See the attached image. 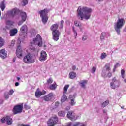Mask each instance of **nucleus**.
<instances>
[{
    "label": "nucleus",
    "mask_w": 126,
    "mask_h": 126,
    "mask_svg": "<svg viewBox=\"0 0 126 126\" xmlns=\"http://www.w3.org/2000/svg\"><path fill=\"white\" fill-rule=\"evenodd\" d=\"M72 70H75L76 69V66L73 65L72 67Z\"/></svg>",
    "instance_id": "nucleus-51"
},
{
    "label": "nucleus",
    "mask_w": 126,
    "mask_h": 126,
    "mask_svg": "<svg viewBox=\"0 0 126 126\" xmlns=\"http://www.w3.org/2000/svg\"><path fill=\"white\" fill-rule=\"evenodd\" d=\"M69 78L71 79H74L76 77V73L74 72H71L69 74Z\"/></svg>",
    "instance_id": "nucleus-23"
},
{
    "label": "nucleus",
    "mask_w": 126,
    "mask_h": 126,
    "mask_svg": "<svg viewBox=\"0 0 126 126\" xmlns=\"http://www.w3.org/2000/svg\"><path fill=\"white\" fill-rule=\"evenodd\" d=\"M49 12L50 10L48 9H44L39 12L43 24H46L48 21V19H49V17H48V13H49Z\"/></svg>",
    "instance_id": "nucleus-4"
},
{
    "label": "nucleus",
    "mask_w": 126,
    "mask_h": 126,
    "mask_svg": "<svg viewBox=\"0 0 126 126\" xmlns=\"http://www.w3.org/2000/svg\"><path fill=\"white\" fill-rule=\"evenodd\" d=\"M57 88V84H53L52 85L49 86V89L50 90H55Z\"/></svg>",
    "instance_id": "nucleus-28"
},
{
    "label": "nucleus",
    "mask_w": 126,
    "mask_h": 126,
    "mask_svg": "<svg viewBox=\"0 0 126 126\" xmlns=\"http://www.w3.org/2000/svg\"><path fill=\"white\" fill-rule=\"evenodd\" d=\"M16 55L18 58H21L22 57V50H21V47L20 46H18Z\"/></svg>",
    "instance_id": "nucleus-16"
},
{
    "label": "nucleus",
    "mask_w": 126,
    "mask_h": 126,
    "mask_svg": "<svg viewBox=\"0 0 126 126\" xmlns=\"http://www.w3.org/2000/svg\"><path fill=\"white\" fill-rule=\"evenodd\" d=\"M13 22L10 21V20H8L6 22V25H8L9 26H11L13 24Z\"/></svg>",
    "instance_id": "nucleus-35"
},
{
    "label": "nucleus",
    "mask_w": 126,
    "mask_h": 126,
    "mask_svg": "<svg viewBox=\"0 0 126 126\" xmlns=\"http://www.w3.org/2000/svg\"><path fill=\"white\" fill-rule=\"evenodd\" d=\"M20 126H30L28 125L22 124Z\"/></svg>",
    "instance_id": "nucleus-56"
},
{
    "label": "nucleus",
    "mask_w": 126,
    "mask_h": 126,
    "mask_svg": "<svg viewBox=\"0 0 126 126\" xmlns=\"http://www.w3.org/2000/svg\"><path fill=\"white\" fill-rule=\"evenodd\" d=\"M53 83V79L52 78H50L47 80L46 84H51V83Z\"/></svg>",
    "instance_id": "nucleus-38"
},
{
    "label": "nucleus",
    "mask_w": 126,
    "mask_h": 126,
    "mask_svg": "<svg viewBox=\"0 0 126 126\" xmlns=\"http://www.w3.org/2000/svg\"><path fill=\"white\" fill-rule=\"evenodd\" d=\"M21 16L22 17V20H23V21H25L27 17V15L26 14V13L25 12H22L21 13Z\"/></svg>",
    "instance_id": "nucleus-24"
},
{
    "label": "nucleus",
    "mask_w": 126,
    "mask_h": 126,
    "mask_svg": "<svg viewBox=\"0 0 126 126\" xmlns=\"http://www.w3.org/2000/svg\"><path fill=\"white\" fill-rule=\"evenodd\" d=\"M73 32L74 34V36L75 37V39H76V37L77 36V32H76V31L74 30V28H73Z\"/></svg>",
    "instance_id": "nucleus-41"
},
{
    "label": "nucleus",
    "mask_w": 126,
    "mask_h": 126,
    "mask_svg": "<svg viewBox=\"0 0 126 126\" xmlns=\"http://www.w3.org/2000/svg\"><path fill=\"white\" fill-rule=\"evenodd\" d=\"M87 82H88V81L86 80H83L79 82V84L82 88H86L85 86L87 84Z\"/></svg>",
    "instance_id": "nucleus-20"
},
{
    "label": "nucleus",
    "mask_w": 126,
    "mask_h": 126,
    "mask_svg": "<svg viewBox=\"0 0 126 126\" xmlns=\"http://www.w3.org/2000/svg\"><path fill=\"white\" fill-rule=\"evenodd\" d=\"M125 25V20L123 18L118 19L117 23L114 24V29L118 35H121V29Z\"/></svg>",
    "instance_id": "nucleus-3"
},
{
    "label": "nucleus",
    "mask_w": 126,
    "mask_h": 126,
    "mask_svg": "<svg viewBox=\"0 0 126 126\" xmlns=\"http://www.w3.org/2000/svg\"><path fill=\"white\" fill-rule=\"evenodd\" d=\"M13 63H14L15 62V59H13Z\"/></svg>",
    "instance_id": "nucleus-62"
},
{
    "label": "nucleus",
    "mask_w": 126,
    "mask_h": 126,
    "mask_svg": "<svg viewBox=\"0 0 126 126\" xmlns=\"http://www.w3.org/2000/svg\"><path fill=\"white\" fill-rule=\"evenodd\" d=\"M125 108V107L124 106H122V107H121V109H124Z\"/></svg>",
    "instance_id": "nucleus-61"
},
{
    "label": "nucleus",
    "mask_w": 126,
    "mask_h": 126,
    "mask_svg": "<svg viewBox=\"0 0 126 126\" xmlns=\"http://www.w3.org/2000/svg\"><path fill=\"white\" fill-rule=\"evenodd\" d=\"M19 13V9L17 8H14L13 9L8 11L7 14L11 17H14L15 15H17Z\"/></svg>",
    "instance_id": "nucleus-10"
},
{
    "label": "nucleus",
    "mask_w": 126,
    "mask_h": 126,
    "mask_svg": "<svg viewBox=\"0 0 126 126\" xmlns=\"http://www.w3.org/2000/svg\"><path fill=\"white\" fill-rule=\"evenodd\" d=\"M77 16L79 19L81 20H83V19H86V20H88L91 16V13L93 10L92 9L88 7H79L77 9Z\"/></svg>",
    "instance_id": "nucleus-1"
},
{
    "label": "nucleus",
    "mask_w": 126,
    "mask_h": 126,
    "mask_svg": "<svg viewBox=\"0 0 126 126\" xmlns=\"http://www.w3.org/2000/svg\"><path fill=\"white\" fill-rule=\"evenodd\" d=\"M17 80H19L20 79V77H17Z\"/></svg>",
    "instance_id": "nucleus-58"
},
{
    "label": "nucleus",
    "mask_w": 126,
    "mask_h": 126,
    "mask_svg": "<svg viewBox=\"0 0 126 126\" xmlns=\"http://www.w3.org/2000/svg\"><path fill=\"white\" fill-rule=\"evenodd\" d=\"M4 45V40L0 37V48H1Z\"/></svg>",
    "instance_id": "nucleus-31"
},
{
    "label": "nucleus",
    "mask_w": 126,
    "mask_h": 126,
    "mask_svg": "<svg viewBox=\"0 0 126 126\" xmlns=\"http://www.w3.org/2000/svg\"><path fill=\"white\" fill-rule=\"evenodd\" d=\"M28 3V1L27 0H24L22 1V5L23 6H25L26 4H27Z\"/></svg>",
    "instance_id": "nucleus-42"
},
{
    "label": "nucleus",
    "mask_w": 126,
    "mask_h": 126,
    "mask_svg": "<svg viewBox=\"0 0 126 126\" xmlns=\"http://www.w3.org/2000/svg\"><path fill=\"white\" fill-rule=\"evenodd\" d=\"M106 57H107V53H103L101 54V55L100 56V59L101 60H103V59H105V58H106Z\"/></svg>",
    "instance_id": "nucleus-36"
},
{
    "label": "nucleus",
    "mask_w": 126,
    "mask_h": 126,
    "mask_svg": "<svg viewBox=\"0 0 126 126\" xmlns=\"http://www.w3.org/2000/svg\"><path fill=\"white\" fill-rule=\"evenodd\" d=\"M121 77L122 78H125V70L124 69H122L121 70Z\"/></svg>",
    "instance_id": "nucleus-39"
},
{
    "label": "nucleus",
    "mask_w": 126,
    "mask_h": 126,
    "mask_svg": "<svg viewBox=\"0 0 126 126\" xmlns=\"http://www.w3.org/2000/svg\"><path fill=\"white\" fill-rule=\"evenodd\" d=\"M24 63H33L35 62V60L33 59V56L31 54H27L23 59Z\"/></svg>",
    "instance_id": "nucleus-5"
},
{
    "label": "nucleus",
    "mask_w": 126,
    "mask_h": 126,
    "mask_svg": "<svg viewBox=\"0 0 126 126\" xmlns=\"http://www.w3.org/2000/svg\"><path fill=\"white\" fill-rule=\"evenodd\" d=\"M42 93V95H44L45 94H46V91H42V92H41Z\"/></svg>",
    "instance_id": "nucleus-55"
},
{
    "label": "nucleus",
    "mask_w": 126,
    "mask_h": 126,
    "mask_svg": "<svg viewBox=\"0 0 126 126\" xmlns=\"http://www.w3.org/2000/svg\"><path fill=\"white\" fill-rule=\"evenodd\" d=\"M15 86H18L19 85V83L18 82H16L15 84Z\"/></svg>",
    "instance_id": "nucleus-54"
},
{
    "label": "nucleus",
    "mask_w": 126,
    "mask_h": 126,
    "mask_svg": "<svg viewBox=\"0 0 126 126\" xmlns=\"http://www.w3.org/2000/svg\"><path fill=\"white\" fill-rule=\"evenodd\" d=\"M67 117L71 121H75L76 120V119H75V116H74V113L71 111H68Z\"/></svg>",
    "instance_id": "nucleus-14"
},
{
    "label": "nucleus",
    "mask_w": 126,
    "mask_h": 126,
    "mask_svg": "<svg viewBox=\"0 0 126 126\" xmlns=\"http://www.w3.org/2000/svg\"><path fill=\"white\" fill-rule=\"evenodd\" d=\"M58 116L59 117H64L65 116V112L63 111H61L58 112Z\"/></svg>",
    "instance_id": "nucleus-30"
},
{
    "label": "nucleus",
    "mask_w": 126,
    "mask_h": 126,
    "mask_svg": "<svg viewBox=\"0 0 126 126\" xmlns=\"http://www.w3.org/2000/svg\"><path fill=\"white\" fill-rule=\"evenodd\" d=\"M119 63H117V64L116 65H115L114 69H113V71L114 72H115V70H116V69L117 68V67H118V66H119Z\"/></svg>",
    "instance_id": "nucleus-48"
},
{
    "label": "nucleus",
    "mask_w": 126,
    "mask_h": 126,
    "mask_svg": "<svg viewBox=\"0 0 126 126\" xmlns=\"http://www.w3.org/2000/svg\"><path fill=\"white\" fill-rule=\"evenodd\" d=\"M14 44H15V40H12L11 42V44L10 45V47H13L14 46Z\"/></svg>",
    "instance_id": "nucleus-43"
},
{
    "label": "nucleus",
    "mask_w": 126,
    "mask_h": 126,
    "mask_svg": "<svg viewBox=\"0 0 126 126\" xmlns=\"http://www.w3.org/2000/svg\"><path fill=\"white\" fill-rule=\"evenodd\" d=\"M63 23H64V21L63 20H62L60 23V27L63 28Z\"/></svg>",
    "instance_id": "nucleus-44"
},
{
    "label": "nucleus",
    "mask_w": 126,
    "mask_h": 126,
    "mask_svg": "<svg viewBox=\"0 0 126 126\" xmlns=\"http://www.w3.org/2000/svg\"><path fill=\"white\" fill-rule=\"evenodd\" d=\"M51 30L52 31V36L53 39L57 42L59 40L60 38V35H61V32L59 31V24H54L52 25L50 28Z\"/></svg>",
    "instance_id": "nucleus-2"
},
{
    "label": "nucleus",
    "mask_w": 126,
    "mask_h": 126,
    "mask_svg": "<svg viewBox=\"0 0 126 126\" xmlns=\"http://www.w3.org/2000/svg\"><path fill=\"white\" fill-rule=\"evenodd\" d=\"M74 99H75V97H74V95L72 96L71 95H70L69 96V100H70V104L71 106H74L76 104V102L74 101Z\"/></svg>",
    "instance_id": "nucleus-18"
},
{
    "label": "nucleus",
    "mask_w": 126,
    "mask_h": 126,
    "mask_svg": "<svg viewBox=\"0 0 126 126\" xmlns=\"http://www.w3.org/2000/svg\"><path fill=\"white\" fill-rule=\"evenodd\" d=\"M96 72V67H93L92 69V73H95Z\"/></svg>",
    "instance_id": "nucleus-45"
},
{
    "label": "nucleus",
    "mask_w": 126,
    "mask_h": 126,
    "mask_svg": "<svg viewBox=\"0 0 126 126\" xmlns=\"http://www.w3.org/2000/svg\"><path fill=\"white\" fill-rule=\"evenodd\" d=\"M59 105H60V103L59 102H56L55 104V108H58Z\"/></svg>",
    "instance_id": "nucleus-49"
},
{
    "label": "nucleus",
    "mask_w": 126,
    "mask_h": 126,
    "mask_svg": "<svg viewBox=\"0 0 126 126\" xmlns=\"http://www.w3.org/2000/svg\"><path fill=\"white\" fill-rule=\"evenodd\" d=\"M110 87L112 89H116V88H119L120 87V81L116 78V77H114L112 79V82H110Z\"/></svg>",
    "instance_id": "nucleus-6"
},
{
    "label": "nucleus",
    "mask_w": 126,
    "mask_h": 126,
    "mask_svg": "<svg viewBox=\"0 0 126 126\" xmlns=\"http://www.w3.org/2000/svg\"><path fill=\"white\" fill-rule=\"evenodd\" d=\"M17 32L18 31H17V29H13L10 30L9 32V34L11 37H13L14 36H15L17 34Z\"/></svg>",
    "instance_id": "nucleus-19"
},
{
    "label": "nucleus",
    "mask_w": 126,
    "mask_h": 126,
    "mask_svg": "<svg viewBox=\"0 0 126 126\" xmlns=\"http://www.w3.org/2000/svg\"><path fill=\"white\" fill-rule=\"evenodd\" d=\"M54 97H55V94H54V93H50L47 95L44 96L43 98L45 101H51V99H52Z\"/></svg>",
    "instance_id": "nucleus-13"
},
{
    "label": "nucleus",
    "mask_w": 126,
    "mask_h": 126,
    "mask_svg": "<svg viewBox=\"0 0 126 126\" xmlns=\"http://www.w3.org/2000/svg\"><path fill=\"white\" fill-rule=\"evenodd\" d=\"M34 43L35 45H38L39 47H42L43 45V39H42V37L39 34H38L36 38L33 39Z\"/></svg>",
    "instance_id": "nucleus-9"
},
{
    "label": "nucleus",
    "mask_w": 126,
    "mask_h": 126,
    "mask_svg": "<svg viewBox=\"0 0 126 126\" xmlns=\"http://www.w3.org/2000/svg\"><path fill=\"white\" fill-rule=\"evenodd\" d=\"M0 57L1 59H5L7 57V54L5 49H1L0 50Z\"/></svg>",
    "instance_id": "nucleus-17"
},
{
    "label": "nucleus",
    "mask_w": 126,
    "mask_h": 126,
    "mask_svg": "<svg viewBox=\"0 0 126 126\" xmlns=\"http://www.w3.org/2000/svg\"><path fill=\"white\" fill-rule=\"evenodd\" d=\"M21 32L22 33H26L27 32V25H23L21 29H20Z\"/></svg>",
    "instance_id": "nucleus-21"
},
{
    "label": "nucleus",
    "mask_w": 126,
    "mask_h": 126,
    "mask_svg": "<svg viewBox=\"0 0 126 126\" xmlns=\"http://www.w3.org/2000/svg\"><path fill=\"white\" fill-rule=\"evenodd\" d=\"M84 124L80 122H76L73 126H84Z\"/></svg>",
    "instance_id": "nucleus-32"
},
{
    "label": "nucleus",
    "mask_w": 126,
    "mask_h": 126,
    "mask_svg": "<svg viewBox=\"0 0 126 126\" xmlns=\"http://www.w3.org/2000/svg\"><path fill=\"white\" fill-rule=\"evenodd\" d=\"M75 26H77V27H81V25H80V22H78V21H75Z\"/></svg>",
    "instance_id": "nucleus-37"
},
{
    "label": "nucleus",
    "mask_w": 126,
    "mask_h": 126,
    "mask_svg": "<svg viewBox=\"0 0 126 126\" xmlns=\"http://www.w3.org/2000/svg\"><path fill=\"white\" fill-rule=\"evenodd\" d=\"M80 118V116H76L75 117V119H76V120H77V119H79Z\"/></svg>",
    "instance_id": "nucleus-57"
},
{
    "label": "nucleus",
    "mask_w": 126,
    "mask_h": 126,
    "mask_svg": "<svg viewBox=\"0 0 126 126\" xmlns=\"http://www.w3.org/2000/svg\"><path fill=\"white\" fill-rule=\"evenodd\" d=\"M80 31H82V29H80Z\"/></svg>",
    "instance_id": "nucleus-63"
},
{
    "label": "nucleus",
    "mask_w": 126,
    "mask_h": 126,
    "mask_svg": "<svg viewBox=\"0 0 126 126\" xmlns=\"http://www.w3.org/2000/svg\"><path fill=\"white\" fill-rule=\"evenodd\" d=\"M25 39V36H24V35H20L19 40L20 41L22 42V41H24Z\"/></svg>",
    "instance_id": "nucleus-34"
},
{
    "label": "nucleus",
    "mask_w": 126,
    "mask_h": 126,
    "mask_svg": "<svg viewBox=\"0 0 126 126\" xmlns=\"http://www.w3.org/2000/svg\"><path fill=\"white\" fill-rule=\"evenodd\" d=\"M22 110H23V104L17 105L14 107L13 113L14 115L20 114L22 113Z\"/></svg>",
    "instance_id": "nucleus-7"
},
{
    "label": "nucleus",
    "mask_w": 126,
    "mask_h": 126,
    "mask_svg": "<svg viewBox=\"0 0 126 126\" xmlns=\"http://www.w3.org/2000/svg\"><path fill=\"white\" fill-rule=\"evenodd\" d=\"M13 93H14V91H13V90L12 89L9 91L8 94L9 95H12Z\"/></svg>",
    "instance_id": "nucleus-46"
},
{
    "label": "nucleus",
    "mask_w": 126,
    "mask_h": 126,
    "mask_svg": "<svg viewBox=\"0 0 126 126\" xmlns=\"http://www.w3.org/2000/svg\"><path fill=\"white\" fill-rule=\"evenodd\" d=\"M107 76L108 77H111L112 76V73L111 72L108 73L107 74Z\"/></svg>",
    "instance_id": "nucleus-52"
},
{
    "label": "nucleus",
    "mask_w": 126,
    "mask_h": 126,
    "mask_svg": "<svg viewBox=\"0 0 126 126\" xmlns=\"http://www.w3.org/2000/svg\"><path fill=\"white\" fill-rule=\"evenodd\" d=\"M24 22V21L23 20H22L18 23V25H19V26H20V25H22V24H23Z\"/></svg>",
    "instance_id": "nucleus-47"
},
{
    "label": "nucleus",
    "mask_w": 126,
    "mask_h": 126,
    "mask_svg": "<svg viewBox=\"0 0 126 126\" xmlns=\"http://www.w3.org/2000/svg\"><path fill=\"white\" fill-rule=\"evenodd\" d=\"M5 122H6L7 125H10L12 124V119L10 116H6L1 119V123L2 124H4Z\"/></svg>",
    "instance_id": "nucleus-11"
},
{
    "label": "nucleus",
    "mask_w": 126,
    "mask_h": 126,
    "mask_svg": "<svg viewBox=\"0 0 126 126\" xmlns=\"http://www.w3.org/2000/svg\"><path fill=\"white\" fill-rule=\"evenodd\" d=\"M103 113H107V111L106 110H103Z\"/></svg>",
    "instance_id": "nucleus-59"
},
{
    "label": "nucleus",
    "mask_w": 126,
    "mask_h": 126,
    "mask_svg": "<svg viewBox=\"0 0 126 126\" xmlns=\"http://www.w3.org/2000/svg\"><path fill=\"white\" fill-rule=\"evenodd\" d=\"M69 87V85H66L64 87V92L63 93H66V92H67V89H68V88Z\"/></svg>",
    "instance_id": "nucleus-33"
},
{
    "label": "nucleus",
    "mask_w": 126,
    "mask_h": 126,
    "mask_svg": "<svg viewBox=\"0 0 126 126\" xmlns=\"http://www.w3.org/2000/svg\"><path fill=\"white\" fill-rule=\"evenodd\" d=\"M39 60L40 62H45L47 60V53L44 51H42Z\"/></svg>",
    "instance_id": "nucleus-12"
},
{
    "label": "nucleus",
    "mask_w": 126,
    "mask_h": 126,
    "mask_svg": "<svg viewBox=\"0 0 126 126\" xmlns=\"http://www.w3.org/2000/svg\"><path fill=\"white\" fill-rule=\"evenodd\" d=\"M109 103H110V101L109 100H107L101 104V107L105 108V107L109 105Z\"/></svg>",
    "instance_id": "nucleus-26"
},
{
    "label": "nucleus",
    "mask_w": 126,
    "mask_h": 126,
    "mask_svg": "<svg viewBox=\"0 0 126 126\" xmlns=\"http://www.w3.org/2000/svg\"><path fill=\"white\" fill-rule=\"evenodd\" d=\"M100 40L101 41H104L106 39V33L103 32L100 35Z\"/></svg>",
    "instance_id": "nucleus-29"
},
{
    "label": "nucleus",
    "mask_w": 126,
    "mask_h": 126,
    "mask_svg": "<svg viewBox=\"0 0 126 126\" xmlns=\"http://www.w3.org/2000/svg\"><path fill=\"white\" fill-rule=\"evenodd\" d=\"M105 67L106 68V70H103L102 73V76L104 78L105 77H107V70L108 71H110V63L106 65Z\"/></svg>",
    "instance_id": "nucleus-15"
},
{
    "label": "nucleus",
    "mask_w": 126,
    "mask_h": 126,
    "mask_svg": "<svg viewBox=\"0 0 126 126\" xmlns=\"http://www.w3.org/2000/svg\"><path fill=\"white\" fill-rule=\"evenodd\" d=\"M0 8L2 11H3L5 9V4H4V1H3L0 4Z\"/></svg>",
    "instance_id": "nucleus-27"
},
{
    "label": "nucleus",
    "mask_w": 126,
    "mask_h": 126,
    "mask_svg": "<svg viewBox=\"0 0 126 126\" xmlns=\"http://www.w3.org/2000/svg\"><path fill=\"white\" fill-rule=\"evenodd\" d=\"M123 81H124V82H125V83H126V79H124Z\"/></svg>",
    "instance_id": "nucleus-60"
},
{
    "label": "nucleus",
    "mask_w": 126,
    "mask_h": 126,
    "mask_svg": "<svg viewBox=\"0 0 126 126\" xmlns=\"http://www.w3.org/2000/svg\"><path fill=\"white\" fill-rule=\"evenodd\" d=\"M58 119L57 116H54L51 117L47 122V125L49 126H54L56 124H58Z\"/></svg>",
    "instance_id": "nucleus-8"
},
{
    "label": "nucleus",
    "mask_w": 126,
    "mask_h": 126,
    "mask_svg": "<svg viewBox=\"0 0 126 126\" xmlns=\"http://www.w3.org/2000/svg\"><path fill=\"white\" fill-rule=\"evenodd\" d=\"M4 98L6 99V100H7V99L9 98V94H8V93L7 92L5 93Z\"/></svg>",
    "instance_id": "nucleus-40"
},
{
    "label": "nucleus",
    "mask_w": 126,
    "mask_h": 126,
    "mask_svg": "<svg viewBox=\"0 0 126 126\" xmlns=\"http://www.w3.org/2000/svg\"><path fill=\"white\" fill-rule=\"evenodd\" d=\"M35 95L36 98H39V96H42V95H43V93L40 91V89L38 88L37 89V91L35 92Z\"/></svg>",
    "instance_id": "nucleus-22"
},
{
    "label": "nucleus",
    "mask_w": 126,
    "mask_h": 126,
    "mask_svg": "<svg viewBox=\"0 0 126 126\" xmlns=\"http://www.w3.org/2000/svg\"><path fill=\"white\" fill-rule=\"evenodd\" d=\"M67 99V97L64 94H63V96L61 97V101L62 103H64L65 101Z\"/></svg>",
    "instance_id": "nucleus-25"
},
{
    "label": "nucleus",
    "mask_w": 126,
    "mask_h": 126,
    "mask_svg": "<svg viewBox=\"0 0 126 126\" xmlns=\"http://www.w3.org/2000/svg\"><path fill=\"white\" fill-rule=\"evenodd\" d=\"M87 39V38L86 37V36H83L82 37L83 41H86Z\"/></svg>",
    "instance_id": "nucleus-50"
},
{
    "label": "nucleus",
    "mask_w": 126,
    "mask_h": 126,
    "mask_svg": "<svg viewBox=\"0 0 126 126\" xmlns=\"http://www.w3.org/2000/svg\"><path fill=\"white\" fill-rule=\"evenodd\" d=\"M66 110H67V111H68L69 110H70V106H68L66 107Z\"/></svg>",
    "instance_id": "nucleus-53"
}]
</instances>
